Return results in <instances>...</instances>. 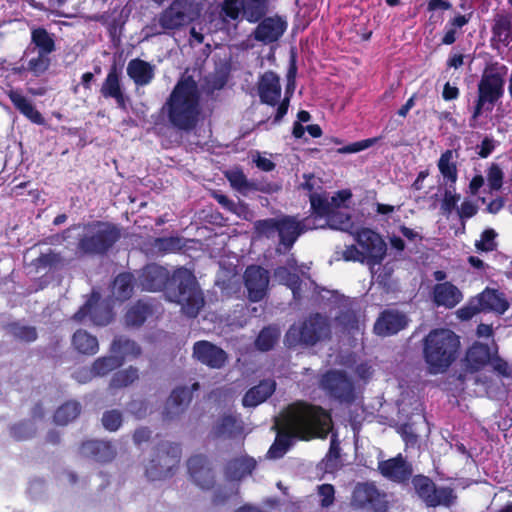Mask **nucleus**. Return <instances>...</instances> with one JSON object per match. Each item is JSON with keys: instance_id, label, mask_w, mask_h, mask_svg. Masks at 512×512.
Returning a JSON list of instances; mask_svg holds the SVG:
<instances>
[{"instance_id": "obj_34", "label": "nucleus", "mask_w": 512, "mask_h": 512, "mask_svg": "<svg viewBox=\"0 0 512 512\" xmlns=\"http://www.w3.org/2000/svg\"><path fill=\"white\" fill-rule=\"evenodd\" d=\"M72 346L78 353L83 355H94L99 351L97 338L85 330H77L74 333Z\"/></svg>"}, {"instance_id": "obj_31", "label": "nucleus", "mask_w": 512, "mask_h": 512, "mask_svg": "<svg viewBox=\"0 0 512 512\" xmlns=\"http://www.w3.org/2000/svg\"><path fill=\"white\" fill-rule=\"evenodd\" d=\"M492 359L490 348L482 343L473 344L467 351L465 362L472 371H478Z\"/></svg>"}, {"instance_id": "obj_47", "label": "nucleus", "mask_w": 512, "mask_h": 512, "mask_svg": "<svg viewBox=\"0 0 512 512\" xmlns=\"http://www.w3.org/2000/svg\"><path fill=\"white\" fill-rule=\"evenodd\" d=\"M149 312V307L146 304L140 302L137 303L127 312L125 316L126 324L129 326L141 325L145 321Z\"/></svg>"}, {"instance_id": "obj_45", "label": "nucleus", "mask_w": 512, "mask_h": 512, "mask_svg": "<svg viewBox=\"0 0 512 512\" xmlns=\"http://www.w3.org/2000/svg\"><path fill=\"white\" fill-rule=\"evenodd\" d=\"M413 485L419 497L429 506V499L436 488L435 484L428 477L418 475L414 477Z\"/></svg>"}, {"instance_id": "obj_8", "label": "nucleus", "mask_w": 512, "mask_h": 512, "mask_svg": "<svg viewBox=\"0 0 512 512\" xmlns=\"http://www.w3.org/2000/svg\"><path fill=\"white\" fill-rule=\"evenodd\" d=\"M330 335V325L327 318L315 314L307 318L299 325H293L286 334L289 345L302 343L315 345L327 339Z\"/></svg>"}, {"instance_id": "obj_14", "label": "nucleus", "mask_w": 512, "mask_h": 512, "mask_svg": "<svg viewBox=\"0 0 512 512\" xmlns=\"http://www.w3.org/2000/svg\"><path fill=\"white\" fill-rule=\"evenodd\" d=\"M100 296L93 292L87 303L74 315L75 320L83 321L86 317L98 326H104L110 323L112 312L108 307H102L98 304Z\"/></svg>"}, {"instance_id": "obj_49", "label": "nucleus", "mask_w": 512, "mask_h": 512, "mask_svg": "<svg viewBox=\"0 0 512 512\" xmlns=\"http://www.w3.org/2000/svg\"><path fill=\"white\" fill-rule=\"evenodd\" d=\"M279 218L259 220L254 223L255 231L259 236L273 238L278 235Z\"/></svg>"}, {"instance_id": "obj_61", "label": "nucleus", "mask_w": 512, "mask_h": 512, "mask_svg": "<svg viewBox=\"0 0 512 512\" xmlns=\"http://www.w3.org/2000/svg\"><path fill=\"white\" fill-rule=\"evenodd\" d=\"M477 211V205L470 200L463 201L460 207L457 208V214L461 220L473 217L477 213Z\"/></svg>"}, {"instance_id": "obj_44", "label": "nucleus", "mask_w": 512, "mask_h": 512, "mask_svg": "<svg viewBox=\"0 0 512 512\" xmlns=\"http://www.w3.org/2000/svg\"><path fill=\"white\" fill-rule=\"evenodd\" d=\"M121 365L122 360H120L115 354L100 357L93 363L94 373L98 376H104Z\"/></svg>"}, {"instance_id": "obj_60", "label": "nucleus", "mask_w": 512, "mask_h": 512, "mask_svg": "<svg viewBox=\"0 0 512 512\" xmlns=\"http://www.w3.org/2000/svg\"><path fill=\"white\" fill-rule=\"evenodd\" d=\"M334 487L330 484H322L318 487V495L322 507H329L334 502Z\"/></svg>"}, {"instance_id": "obj_32", "label": "nucleus", "mask_w": 512, "mask_h": 512, "mask_svg": "<svg viewBox=\"0 0 512 512\" xmlns=\"http://www.w3.org/2000/svg\"><path fill=\"white\" fill-rule=\"evenodd\" d=\"M127 74L135 84L144 86L149 84L154 77V67L148 62L133 59L128 63Z\"/></svg>"}, {"instance_id": "obj_38", "label": "nucleus", "mask_w": 512, "mask_h": 512, "mask_svg": "<svg viewBox=\"0 0 512 512\" xmlns=\"http://www.w3.org/2000/svg\"><path fill=\"white\" fill-rule=\"evenodd\" d=\"M268 0H242V14L244 18L255 23L267 12Z\"/></svg>"}, {"instance_id": "obj_9", "label": "nucleus", "mask_w": 512, "mask_h": 512, "mask_svg": "<svg viewBox=\"0 0 512 512\" xmlns=\"http://www.w3.org/2000/svg\"><path fill=\"white\" fill-rule=\"evenodd\" d=\"M120 237L118 229L108 223L97 222L87 228L79 248L86 253H104Z\"/></svg>"}, {"instance_id": "obj_62", "label": "nucleus", "mask_w": 512, "mask_h": 512, "mask_svg": "<svg viewBox=\"0 0 512 512\" xmlns=\"http://www.w3.org/2000/svg\"><path fill=\"white\" fill-rule=\"evenodd\" d=\"M342 257L346 261H359L362 263H366L365 256L361 253L360 247L356 246H348L346 249L342 252Z\"/></svg>"}, {"instance_id": "obj_3", "label": "nucleus", "mask_w": 512, "mask_h": 512, "mask_svg": "<svg viewBox=\"0 0 512 512\" xmlns=\"http://www.w3.org/2000/svg\"><path fill=\"white\" fill-rule=\"evenodd\" d=\"M351 196L348 191H340L330 200L324 195L312 194L310 196L312 214V225H305L307 228L323 229L326 227L347 231L351 234L353 225L348 213L338 210L340 205Z\"/></svg>"}, {"instance_id": "obj_26", "label": "nucleus", "mask_w": 512, "mask_h": 512, "mask_svg": "<svg viewBox=\"0 0 512 512\" xmlns=\"http://www.w3.org/2000/svg\"><path fill=\"white\" fill-rule=\"evenodd\" d=\"M100 91L105 98H114L119 108L126 110V97L122 91L119 74L115 67L107 74Z\"/></svg>"}, {"instance_id": "obj_58", "label": "nucleus", "mask_w": 512, "mask_h": 512, "mask_svg": "<svg viewBox=\"0 0 512 512\" xmlns=\"http://www.w3.org/2000/svg\"><path fill=\"white\" fill-rule=\"evenodd\" d=\"M122 423V415L117 410H111L104 413L102 424L109 431H116Z\"/></svg>"}, {"instance_id": "obj_48", "label": "nucleus", "mask_w": 512, "mask_h": 512, "mask_svg": "<svg viewBox=\"0 0 512 512\" xmlns=\"http://www.w3.org/2000/svg\"><path fill=\"white\" fill-rule=\"evenodd\" d=\"M280 336V332L276 328L268 327L263 329L257 340L256 346L261 351H267L273 347Z\"/></svg>"}, {"instance_id": "obj_64", "label": "nucleus", "mask_w": 512, "mask_h": 512, "mask_svg": "<svg viewBox=\"0 0 512 512\" xmlns=\"http://www.w3.org/2000/svg\"><path fill=\"white\" fill-rule=\"evenodd\" d=\"M96 376L97 375H96V373H94L93 366L91 368H88V367L80 368L79 370H77L74 373V378L80 383H86Z\"/></svg>"}, {"instance_id": "obj_19", "label": "nucleus", "mask_w": 512, "mask_h": 512, "mask_svg": "<svg viewBox=\"0 0 512 512\" xmlns=\"http://www.w3.org/2000/svg\"><path fill=\"white\" fill-rule=\"evenodd\" d=\"M258 93L263 103L270 106L280 104L281 85L279 77L272 71L265 72L258 83Z\"/></svg>"}, {"instance_id": "obj_37", "label": "nucleus", "mask_w": 512, "mask_h": 512, "mask_svg": "<svg viewBox=\"0 0 512 512\" xmlns=\"http://www.w3.org/2000/svg\"><path fill=\"white\" fill-rule=\"evenodd\" d=\"M492 32L494 38L502 43L507 44L512 41V15L498 14L495 17Z\"/></svg>"}, {"instance_id": "obj_63", "label": "nucleus", "mask_w": 512, "mask_h": 512, "mask_svg": "<svg viewBox=\"0 0 512 512\" xmlns=\"http://www.w3.org/2000/svg\"><path fill=\"white\" fill-rule=\"evenodd\" d=\"M481 312L479 304L476 302H471L469 305L460 308L457 311V315L462 320L471 319L474 315Z\"/></svg>"}, {"instance_id": "obj_20", "label": "nucleus", "mask_w": 512, "mask_h": 512, "mask_svg": "<svg viewBox=\"0 0 512 512\" xmlns=\"http://www.w3.org/2000/svg\"><path fill=\"white\" fill-rule=\"evenodd\" d=\"M307 266H298L294 258L287 260L286 266L279 267L275 270V278L282 284L288 286L293 293L294 298H298L299 273L304 274Z\"/></svg>"}, {"instance_id": "obj_21", "label": "nucleus", "mask_w": 512, "mask_h": 512, "mask_svg": "<svg viewBox=\"0 0 512 512\" xmlns=\"http://www.w3.org/2000/svg\"><path fill=\"white\" fill-rule=\"evenodd\" d=\"M287 23L282 18L268 17L256 28L255 39L264 43H272L278 40L286 30Z\"/></svg>"}, {"instance_id": "obj_39", "label": "nucleus", "mask_w": 512, "mask_h": 512, "mask_svg": "<svg viewBox=\"0 0 512 512\" xmlns=\"http://www.w3.org/2000/svg\"><path fill=\"white\" fill-rule=\"evenodd\" d=\"M295 75H296V67L292 65L287 74V87H286V95L285 98L280 102L276 109V114L274 117V123H279L284 115L287 113L290 97L295 89Z\"/></svg>"}, {"instance_id": "obj_10", "label": "nucleus", "mask_w": 512, "mask_h": 512, "mask_svg": "<svg viewBox=\"0 0 512 512\" xmlns=\"http://www.w3.org/2000/svg\"><path fill=\"white\" fill-rule=\"evenodd\" d=\"M354 235L372 275H376L379 268L376 270L375 267L379 266L386 256V243L378 233L368 228H363Z\"/></svg>"}, {"instance_id": "obj_43", "label": "nucleus", "mask_w": 512, "mask_h": 512, "mask_svg": "<svg viewBox=\"0 0 512 512\" xmlns=\"http://www.w3.org/2000/svg\"><path fill=\"white\" fill-rule=\"evenodd\" d=\"M80 413V407L77 402H67L55 412L54 420L59 425H66L74 420Z\"/></svg>"}, {"instance_id": "obj_33", "label": "nucleus", "mask_w": 512, "mask_h": 512, "mask_svg": "<svg viewBox=\"0 0 512 512\" xmlns=\"http://www.w3.org/2000/svg\"><path fill=\"white\" fill-rule=\"evenodd\" d=\"M275 390L273 380H265L259 385L251 388L243 398V405L246 407H255L264 402Z\"/></svg>"}, {"instance_id": "obj_5", "label": "nucleus", "mask_w": 512, "mask_h": 512, "mask_svg": "<svg viewBox=\"0 0 512 512\" xmlns=\"http://www.w3.org/2000/svg\"><path fill=\"white\" fill-rule=\"evenodd\" d=\"M166 295L169 301L181 305L183 313L190 317H195L204 305L195 276L183 267L174 271Z\"/></svg>"}, {"instance_id": "obj_30", "label": "nucleus", "mask_w": 512, "mask_h": 512, "mask_svg": "<svg viewBox=\"0 0 512 512\" xmlns=\"http://www.w3.org/2000/svg\"><path fill=\"white\" fill-rule=\"evenodd\" d=\"M457 159V150L448 149L441 154L438 160L437 166L446 185H454L458 179Z\"/></svg>"}, {"instance_id": "obj_23", "label": "nucleus", "mask_w": 512, "mask_h": 512, "mask_svg": "<svg viewBox=\"0 0 512 512\" xmlns=\"http://www.w3.org/2000/svg\"><path fill=\"white\" fill-rule=\"evenodd\" d=\"M463 299L462 292L450 282L436 284L433 287V301L437 306L453 308Z\"/></svg>"}, {"instance_id": "obj_25", "label": "nucleus", "mask_w": 512, "mask_h": 512, "mask_svg": "<svg viewBox=\"0 0 512 512\" xmlns=\"http://www.w3.org/2000/svg\"><path fill=\"white\" fill-rule=\"evenodd\" d=\"M482 311H493L503 314L509 308V303L503 293L495 289H485L475 300Z\"/></svg>"}, {"instance_id": "obj_53", "label": "nucleus", "mask_w": 512, "mask_h": 512, "mask_svg": "<svg viewBox=\"0 0 512 512\" xmlns=\"http://www.w3.org/2000/svg\"><path fill=\"white\" fill-rule=\"evenodd\" d=\"M226 177L231 186L240 192H246L251 187L244 173L238 169L227 171Z\"/></svg>"}, {"instance_id": "obj_6", "label": "nucleus", "mask_w": 512, "mask_h": 512, "mask_svg": "<svg viewBox=\"0 0 512 512\" xmlns=\"http://www.w3.org/2000/svg\"><path fill=\"white\" fill-rule=\"evenodd\" d=\"M198 13V9L189 0H176L161 13L157 20L145 27V36L150 37L179 29L195 19Z\"/></svg>"}, {"instance_id": "obj_27", "label": "nucleus", "mask_w": 512, "mask_h": 512, "mask_svg": "<svg viewBox=\"0 0 512 512\" xmlns=\"http://www.w3.org/2000/svg\"><path fill=\"white\" fill-rule=\"evenodd\" d=\"M179 458V447L177 445L171 446L169 451L163 452L159 456V464L161 469L157 471L154 467L148 468L146 471L148 477L152 480L167 477L170 474L171 469L178 464Z\"/></svg>"}, {"instance_id": "obj_40", "label": "nucleus", "mask_w": 512, "mask_h": 512, "mask_svg": "<svg viewBox=\"0 0 512 512\" xmlns=\"http://www.w3.org/2000/svg\"><path fill=\"white\" fill-rule=\"evenodd\" d=\"M112 293L117 300L128 299L132 293V275L123 273L117 276L113 283Z\"/></svg>"}, {"instance_id": "obj_57", "label": "nucleus", "mask_w": 512, "mask_h": 512, "mask_svg": "<svg viewBox=\"0 0 512 512\" xmlns=\"http://www.w3.org/2000/svg\"><path fill=\"white\" fill-rule=\"evenodd\" d=\"M49 67V58L47 54H42L39 52L37 57L31 58L28 62V70L34 73L35 75H40L44 73Z\"/></svg>"}, {"instance_id": "obj_41", "label": "nucleus", "mask_w": 512, "mask_h": 512, "mask_svg": "<svg viewBox=\"0 0 512 512\" xmlns=\"http://www.w3.org/2000/svg\"><path fill=\"white\" fill-rule=\"evenodd\" d=\"M255 467V461L252 458L236 459L229 463L227 474L232 479H241L250 474Z\"/></svg>"}, {"instance_id": "obj_7", "label": "nucleus", "mask_w": 512, "mask_h": 512, "mask_svg": "<svg viewBox=\"0 0 512 512\" xmlns=\"http://www.w3.org/2000/svg\"><path fill=\"white\" fill-rule=\"evenodd\" d=\"M504 93L503 76L493 70H486L478 83V98L470 121L471 127H476V120L482 111H491L494 104Z\"/></svg>"}, {"instance_id": "obj_51", "label": "nucleus", "mask_w": 512, "mask_h": 512, "mask_svg": "<svg viewBox=\"0 0 512 512\" xmlns=\"http://www.w3.org/2000/svg\"><path fill=\"white\" fill-rule=\"evenodd\" d=\"M339 444L336 439L331 440L330 449L326 457L322 460L324 470L326 472H333L338 468L339 465Z\"/></svg>"}, {"instance_id": "obj_42", "label": "nucleus", "mask_w": 512, "mask_h": 512, "mask_svg": "<svg viewBox=\"0 0 512 512\" xmlns=\"http://www.w3.org/2000/svg\"><path fill=\"white\" fill-rule=\"evenodd\" d=\"M32 43L42 54H50L55 49V43L52 36L43 28H37L32 31Z\"/></svg>"}, {"instance_id": "obj_4", "label": "nucleus", "mask_w": 512, "mask_h": 512, "mask_svg": "<svg viewBox=\"0 0 512 512\" xmlns=\"http://www.w3.org/2000/svg\"><path fill=\"white\" fill-rule=\"evenodd\" d=\"M460 347L459 337L449 329H435L424 339L423 354L429 372H445L456 360Z\"/></svg>"}, {"instance_id": "obj_16", "label": "nucleus", "mask_w": 512, "mask_h": 512, "mask_svg": "<svg viewBox=\"0 0 512 512\" xmlns=\"http://www.w3.org/2000/svg\"><path fill=\"white\" fill-rule=\"evenodd\" d=\"M408 324L406 315L395 311H384L374 324V332L379 336H390L404 329Z\"/></svg>"}, {"instance_id": "obj_28", "label": "nucleus", "mask_w": 512, "mask_h": 512, "mask_svg": "<svg viewBox=\"0 0 512 512\" xmlns=\"http://www.w3.org/2000/svg\"><path fill=\"white\" fill-rule=\"evenodd\" d=\"M191 401V392L188 388L174 389L168 398L164 415L166 418H174L181 414Z\"/></svg>"}, {"instance_id": "obj_17", "label": "nucleus", "mask_w": 512, "mask_h": 512, "mask_svg": "<svg viewBox=\"0 0 512 512\" xmlns=\"http://www.w3.org/2000/svg\"><path fill=\"white\" fill-rule=\"evenodd\" d=\"M193 356L211 368H221L227 358L222 349L208 341L196 342L193 348Z\"/></svg>"}, {"instance_id": "obj_12", "label": "nucleus", "mask_w": 512, "mask_h": 512, "mask_svg": "<svg viewBox=\"0 0 512 512\" xmlns=\"http://www.w3.org/2000/svg\"><path fill=\"white\" fill-rule=\"evenodd\" d=\"M351 505L356 508H370L374 512H386L387 500L372 484H358L352 494Z\"/></svg>"}, {"instance_id": "obj_24", "label": "nucleus", "mask_w": 512, "mask_h": 512, "mask_svg": "<svg viewBox=\"0 0 512 512\" xmlns=\"http://www.w3.org/2000/svg\"><path fill=\"white\" fill-rule=\"evenodd\" d=\"M188 470L194 482L202 488H209L214 482V475L203 456L191 457L188 461Z\"/></svg>"}, {"instance_id": "obj_1", "label": "nucleus", "mask_w": 512, "mask_h": 512, "mask_svg": "<svg viewBox=\"0 0 512 512\" xmlns=\"http://www.w3.org/2000/svg\"><path fill=\"white\" fill-rule=\"evenodd\" d=\"M277 438L268 451L270 458L282 457L293 438H324L331 430V417L322 408L295 403L290 405L275 424Z\"/></svg>"}, {"instance_id": "obj_22", "label": "nucleus", "mask_w": 512, "mask_h": 512, "mask_svg": "<svg viewBox=\"0 0 512 512\" xmlns=\"http://www.w3.org/2000/svg\"><path fill=\"white\" fill-rule=\"evenodd\" d=\"M168 271L158 265H148L145 267L139 278L140 286L145 291L161 290L168 281Z\"/></svg>"}, {"instance_id": "obj_56", "label": "nucleus", "mask_w": 512, "mask_h": 512, "mask_svg": "<svg viewBox=\"0 0 512 512\" xmlns=\"http://www.w3.org/2000/svg\"><path fill=\"white\" fill-rule=\"evenodd\" d=\"M239 429V425L235 418L228 416L224 417L221 423L216 427V435L218 436H234L235 432Z\"/></svg>"}, {"instance_id": "obj_15", "label": "nucleus", "mask_w": 512, "mask_h": 512, "mask_svg": "<svg viewBox=\"0 0 512 512\" xmlns=\"http://www.w3.org/2000/svg\"><path fill=\"white\" fill-rule=\"evenodd\" d=\"M312 223V216L307 218L303 223L296 221L293 217H280L278 224L280 245L285 249L291 248L301 232L308 229L305 225H312Z\"/></svg>"}, {"instance_id": "obj_55", "label": "nucleus", "mask_w": 512, "mask_h": 512, "mask_svg": "<svg viewBox=\"0 0 512 512\" xmlns=\"http://www.w3.org/2000/svg\"><path fill=\"white\" fill-rule=\"evenodd\" d=\"M460 200V195L455 192L453 185L449 184L443 195L441 209L444 214L449 215L454 209L457 210V203Z\"/></svg>"}, {"instance_id": "obj_46", "label": "nucleus", "mask_w": 512, "mask_h": 512, "mask_svg": "<svg viewBox=\"0 0 512 512\" xmlns=\"http://www.w3.org/2000/svg\"><path fill=\"white\" fill-rule=\"evenodd\" d=\"M455 498L453 489L449 487H436L429 499V506H449L454 502Z\"/></svg>"}, {"instance_id": "obj_29", "label": "nucleus", "mask_w": 512, "mask_h": 512, "mask_svg": "<svg viewBox=\"0 0 512 512\" xmlns=\"http://www.w3.org/2000/svg\"><path fill=\"white\" fill-rule=\"evenodd\" d=\"M8 97L13 105L31 122L42 125L45 120L41 113L35 108L33 103L27 99L21 92L17 90H10Z\"/></svg>"}, {"instance_id": "obj_35", "label": "nucleus", "mask_w": 512, "mask_h": 512, "mask_svg": "<svg viewBox=\"0 0 512 512\" xmlns=\"http://www.w3.org/2000/svg\"><path fill=\"white\" fill-rule=\"evenodd\" d=\"M81 454L86 457L92 456L98 461H108L113 458L114 451L107 442L91 440L82 444Z\"/></svg>"}, {"instance_id": "obj_54", "label": "nucleus", "mask_w": 512, "mask_h": 512, "mask_svg": "<svg viewBox=\"0 0 512 512\" xmlns=\"http://www.w3.org/2000/svg\"><path fill=\"white\" fill-rule=\"evenodd\" d=\"M504 173L498 164H491L487 169V182L491 191H498L503 185Z\"/></svg>"}, {"instance_id": "obj_18", "label": "nucleus", "mask_w": 512, "mask_h": 512, "mask_svg": "<svg viewBox=\"0 0 512 512\" xmlns=\"http://www.w3.org/2000/svg\"><path fill=\"white\" fill-rule=\"evenodd\" d=\"M378 469L384 477L399 483L412 475L411 465L401 455L379 462Z\"/></svg>"}, {"instance_id": "obj_2", "label": "nucleus", "mask_w": 512, "mask_h": 512, "mask_svg": "<svg viewBox=\"0 0 512 512\" xmlns=\"http://www.w3.org/2000/svg\"><path fill=\"white\" fill-rule=\"evenodd\" d=\"M170 123L181 130L192 129L201 113L200 93L191 77L182 78L174 87L165 106Z\"/></svg>"}, {"instance_id": "obj_59", "label": "nucleus", "mask_w": 512, "mask_h": 512, "mask_svg": "<svg viewBox=\"0 0 512 512\" xmlns=\"http://www.w3.org/2000/svg\"><path fill=\"white\" fill-rule=\"evenodd\" d=\"M223 13L235 20L242 12V0H225L222 4Z\"/></svg>"}, {"instance_id": "obj_36", "label": "nucleus", "mask_w": 512, "mask_h": 512, "mask_svg": "<svg viewBox=\"0 0 512 512\" xmlns=\"http://www.w3.org/2000/svg\"><path fill=\"white\" fill-rule=\"evenodd\" d=\"M110 351L118 356L122 363L126 359H134L141 354V349L135 342L122 337L113 340Z\"/></svg>"}, {"instance_id": "obj_50", "label": "nucleus", "mask_w": 512, "mask_h": 512, "mask_svg": "<svg viewBox=\"0 0 512 512\" xmlns=\"http://www.w3.org/2000/svg\"><path fill=\"white\" fill-rule=\"evenodd\" d=\"M497 233L493 229H486L482 232L480 239L475 242L478 251L491 252L497 248Z\"/></svg>"}, {"instance_id": "obj_11", "label": "nucleus", "mask_w": 512, "mask_h": 512, "mask_svg": "<svg viewBox=\"0 0 512 512\" xmlns=\"http://www.w3.org/2000/svg\"><path fill=\"white\" fill-rule=\"evenodd\" d=\"M320 385L321 388L332 398L342 403H350L355 398V390L353 384L342 372H327L322 377Z\"/></svg>"}, {"instance_id": "obj_13", "label": "nucleus", "mask_w": 512, "mask_h": 512, "mask_svg": "<svg viewBox=\"0 0 512 512\" xmlns=\"http://www.w3.org/2000/svg\"><path fill=\"white\" fill-rule=\"evenodd\" d=\"M245 286L251 301H260L266 294L269 273L259 266H249L244 273Z\"/></svg>"}, {"instance_id": "obj_52", "label": "nucleus", "mask_w": 512, "mask_h": 512, "mask_svg": "<svg viewBox=\"0 0 512 512\" xmlns=\"http://www.w3.org/2000/svg\"><path fill=\"white\" fill-rule=\"evenodd\" d=\"M136 379H138V371L137 369L130 367L129 369L120 371L113 376L111 380V387H125L133 383Z\"/></svg>"}]
</instances>
